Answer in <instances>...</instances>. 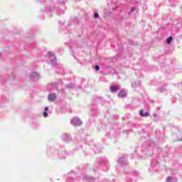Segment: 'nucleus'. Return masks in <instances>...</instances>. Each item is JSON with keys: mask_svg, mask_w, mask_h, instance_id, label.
Here are the masks:
<instances>
[{"mask_svg": "<svg viewBox=\"0 0 182 182\" xmlns=\"http://www.w3.org/2000/svg\"><path fill=\"white\" fill-rule=\"evenodd\" d=\"M48 110H49V107H45V112H48Z\"/></svg>", "mask_w": 182, "mask_h": 182, "instance_id": "nucleus-25", "label": "nucleus"}, {"mask_svg": "<svg viewBox=\"0 0 182 182\" xmlns=\"http://www.w3.org/2000/svg\"><path fill=\"white\" fill-rule=\"evenodd\" d=\"M156 167H159V162H157V160L153 159L151 163V168L149 169V171H151V173L157 171Z\"/></svg>", "mask_w": 182, "mask_h": 182, "instance_id": "nucleus-2", "label": "nucleus"}, {"mask_svg": "<svg viewBox=\"0 0 182 182\" xmlns=\"http://www.w3.org/2000/svg\"><path fill=\"white\" fill-rule=\"evenodd\" d=\"M1 56H2V54L0 53V58H1Z\"/></svg>", "mask_w": 182, "mask_h": 182, "instance_id": "nucleus-34", "label": "nucleus"}, {"mask_svg": "<svg viewBox=\"0 0 182 182\" xmlns=\"http://www.w3.org/2000/svg\"><path fill=\"white\" fill-rule=\"evenodd\" d=\"M43 116H44V117H48V112H44Z\"/></svg>", "mask_w": 182, "mask_h": 182, "instance_id": "nucleus-24", "label": "nucleus"}, {"mask_svg": "<svg viewBox=\"0 0 182 182\" xmlns=\"http://www.w3.org/2000/svg\"><path fill=\"white\" fill-rule=\"evenodd\" d=\"M166 182H177V178L168 176L167 178Z\"/></svg>", "mask_w": 182, "mask_h": 182, "instance_id": "nucleus-15", "label": "nucleus"}, {"mask_svg": "<svg viewBox=\"0 0 182 182\" xmlns=\"http://www.w3.org/2000/svg\"><path fill=\"white\" fill-rule=\"evenodd\" d=\"M65 87L68 89H73L75 87V85L73 84H68L65 85Z\"/></svg>", "mask_w": 182, "mask_h": 182, "instance_id": "nucleus-19", "label": "nucleus"}, {"mask_svg": "<svg viewBox=\"0 0 182 182\" xmlns=\"http://www.w3.org/2000/svg\"><path fill=\"white\" fill-rule=\"evenodd\" d=\"M29 77L31 80H38V79H39V73L37 72H32L29 74Z\"/></svg>", "mask_w": 182, "mask_h": 182, "instance_id": "nucleus-7", "label": "nucleus"}, {"mask_svg": "<svg viewBox=\"0 0 182 182\" xmlns=\"http://www.w3.org/2000/svg\"><path fill=\"white\" fill-rule=\"evenodd\" d=\"M61 52H65V49L63 48H60Z\"/></svg>", "mask_w": 182, "mask_h": 182, "instance_id": "nucleus-29", "label": "nucleus"}, {"mask_svg": "<svg viewBox=\"0 0 182 182\" xmlns=\"http://www.w3.org/2000/svg\"><path fill=\"white\" fill-rule=\"evenodd\" d=\"M71 124L75 127L82 126V120H80V119L77 117H75L71 119Z\"/></svg>", "mask_w": 182, "mask_h": 182, "instance_id": "nucleus-4", "label": "nucleus"}, {"mask_svg": "<svg viewBox=\"0 0 182 182\" xmlns=\"http://www.w3.org/2000/svg\"><path fill=\"white\" fill-rule=\"evenodd\" d=\"M140 85H141V82H140V81H138L137 83L136 82L132 83V87H139V86H140Z\"/></svg>", "mask_w": 182, "mask_h": 182, "instance_id": "nucleus-16", "label": "nucleus"}, {"mask_svg": "<svg viewBox=\"0 0 182 182\" xmlns=\"http://www.w3.org/2000/svg\"><path fill=\"white\" fill-rule=\"evenodd\" d=\"M82 180H85V181H95V178L89 176H85L82 177Z\"/></svg>", "mask_w": 182, "mask_h": 182, "instance_id": "nucleus-12", "label": "nucleus"}, {"mask_svg": "<svg viewBox=\"0 0 182 182\" xmlns=\"http://www.w3.org/2000/svg\"><path fill=\"white\" fill-rule=\"evenodd\" d=\"M94 151H95V153H98V152H99V151H97V148L94 149Z\"/></svg>", "mask_w": 182, "mask_h": 182, "instance_id": "nucleus-26", "label": "nucleus"}, {"mask_svg": "<svg viewBox=\"0 0 182 182\" xmlns=\"http://www.w3.org/2000/svg\"><path fill=\"white\" fill-rule=\"evenodd\" d=\"M41 2H45V0H40Z\"/></svg>", "mask_w": 182, "mask_h": 182, "instance_id": "nucleus-32", "label": "nucleus"}, {"mask_svg": "<svg viewBox=\"0 0 182 182\" xmlns=\"http://www.w3.org/2000/svg\"><path fill=\"white\" fill-rule=\"evenodd\" d=\"M56 99H57V96H56V94L55 93H50L48 96V100L49 102H55Z\"/></svg>", "mask_w": 182, "mask_h": 182, "instance_id": "nucleus-8", "label": "nucleus"}, {"mask_svg": "<svg viewBox=\"0 0 182 182\" xmlns=\"http://www.w3.org/2000/svg\"><path fill=\"white\" fill-rule=\"evenodd\" d=\"M154 116L156 117V114H154Z\"/></svg>", "mask_w": 182, "mask_h": 182, "instance_id": "nucleus-35", "label": "nucleus"}, {"mask_svg": "<svg viewBox=\"0 0 182 182\" xmlns=\"http://www.w3.org/2000/svg\"><path fill=\"white\" fill-rule=\"evenodd\" d=\"M58 157L60 159H66V152H65L64 151L59 152Z\"/></svg>", "mask_w": 182, "mask_h": 182, "instance_id": "nucleus-13", "label": "nucleus"}, {"mask_svg": "<svg viewBox=\"0 0 182 182\" xmlns=\"http://www.w3.org/2000/svg\"><path fill=\"white\" fill-rule=\"evenodd\" d=\"M118 97L120 99H124V97H127V90L125 89L121 90L118 93Z\"/></svg>", "mask_w": 182, "mask_h": 182, "instance_id": "nucleus-5", "label": "nucleus"}, {"mask_svg": "<svg viewBox=\"0 0 182 182\" xmlns=\"http://www.w3.org/2000/svg\"><path fill=\"white\" fill-rule=\"evenodd\" d=\"M165 91H166V89H164V87H161V88L157 89V92L159 93H163V92H165Z\"/></svg>", "mask_w": 182, "mask_h": 182, "instance_id": "nucleus-20", "label": "nucleus"}, {"mask_svg": "<svg viewBox=\"0 0 182 182\" xmlns=\"http://www.w3.org/2000/svg\"><path fill=\"white\" fill-rule=\"evenodd\" d=\"M48 87L50 90H58V83L52 82Z\"/></svg>", "mask_w": 182, "mask_h": 182, "instance_id": "nucleus-10", "label": "nucleus"}, {"mask_svg": "<svg viewBox=\"0 0 182 182\" xmlns=\"http://www.w3.org/2000/svg\"><path fill=\"white\" fill-rule=\"evenodd\" d=\"M139 114L141 117H149V116H150V113L144 112V110L143 109H141Z\"/></svg>", "mask_w": 182, "mask_h": 182, "instance_id": "nucleus-11", "label": "nucleus"}, {"mask_svg": "<svg viewBox=\"0 0 182 182\" xmlns=\"http://www.w3.org/2000/svg\"><path fill=\"white\" fill-rule=\"evenodd\" d=\"M118 164L121 167L127 166V164H129V161H127V156L126 155H123L122 157L118 159Z\"/></svg>", "mask_w": 182, "mask_h": 182, "instance_id": "nucleus-1", "label": "nucleus"}, {"mask_svg": "<svg viewBox=\"0 0 182 182\" xmlns=\"http://www.w3.org/2000/svg\"><path fill=\"white\" fill-rule=\"evenodd\" d=\"M95 70L97 72L99 70H100V67L99 65H95Z\"/></svg>", "mask_w": 182, "mask_h": 182, "instance_id": "nucleus-23", "label": "nucleus"}, {"mask_svg": "<svg viewBox=\"0 0 182 182\" xmlns=\"http://www.w3.org/2000/svg\"><path fill=\"white\" fill-rule=\"evenodd\" d=\"M73 56H74V58H76V57H75V55H73Z\"/></svg>", "mask_w": 182, "mask_h": 182, "instance_id": "nucleus-37", "label": "nucleus"}, {"mask_svg": "<svg viewBox=\"0 0 182 182\" xmlns=\"http://www.w3.org/2000/svg\"><path fill=\"white\" fill-rule=\"evenodd\" d=\"M173 41V37L172 36H169L167 39H166V43L168 45H170V43H171V41Z\"/></svg>", "mask_w": 182, "mask_h": 182, "instance_id": "nucleus-18", "label": "nucleus"}, {"mask_svg": "<svg viewBox=\"0 0 182 182\" xmlns=\"http://www.w3.org/2000/svg\"><path fill=\"white\" fill-rule=\"evenodd\" d=\"M62 139L64 141H66L67 143L72 141V137H70V135L68 134H64Z\"/></svg>", "mask_w": 182, "mask_h": 182, "instance_id": "nucleus-9", "label": "nucleus"}, {"mask_svg": "<svg viewBox=\"0 0 182 182\" xmlns=\"http://www.w3.org/2000/svg\"><path fill=\"white\" fill-rule=\"evenodd\" d=\"M60 14H65V10H63V11H60Z\"/></svg>", "mask_w": 182, "mask_h": 182, "instance_id": "nucleus-28", "label": "nucleus"}, {"mask_svg": "<svg viewBox=\"0 0 182 182\" xmlns=\"http://www.w3.org/2000/svg\"><path fill=\"white\" fill-rule=\"evenodd\" d=\"M135 176H139V172H135Z\"/></svg>", "mask_w": 182, "mask_h": 182, "instance_id": "nucleus-31", "label": "nucleus"}, {"mask_svg": "<svg viewBox=\"0 0 182 182\" xmlns=\"http://www.w3.org/2000/svg\"><path fill=\"white\" fill-rule=\"evenodd\" d=\"M171 2H173V1H175V0H169Z\"/></svg>", "mask_w": 182, "mask_h": 182, "instance_id": "nucleus-33", "label": "nucleus"}, {"mask_svg": "<svg viewBox=\"0 0 182 182\" xmlns=\"http://www.w3.org/2000/svg\"><path fill=\"white\" fill-rule=\"evenodd\" d=\"M109 90L112 93H117L119 90H120V86L117 85H112L110 86Z\"/></svg>", "mask_w": 182, "mask_h": 182, "instance_id": "nucleus-6", "label": "nucleus"}, {"mask_svg": "<svg viewBox=\"0 0 182 182\" xmlns=\"http://www.w3.org/2000/svg\"><path fill=\"white\" fill-rule=\"evenodd\" d=\"M94 18H95V19H97V18H99V13L95 12V13L94 14Z\"/></svg>", "mask_w": 182, "mask_h": 182, "instance_id": "nucleus-22", "label": "nucleus"}, {"mask_svg": "<svg viewBox=\"0 0 182 182\" xmlns=\"http://www.w3.org/2000/svg\"><path fill=\"white\" fill-rule=\"evenodd\" d=\"M134 11H136V7H132L129 14H133V12H134Z\"/></svg>", "mask_w": 182, "mask_h": 182, "instance_id": "nucleus-21", "label": "nucleus"}, {"mask_svg": "<svg viewBox=\"0 0 182 182\" xmlns=\"http://www.w3.org/2000/svg\"><path fill=\"white\" fill-rule=\"evenodd\" d=\"M48 55L49 56V59L50 60V63L53 66H56V57L53 53L49 51L48 53Z\"/></svg>", "mask_w": 182, "mask_h": 182, "instance_id": "nucleus-3", "label": "nucleus"}, {"mask_svg": "<svg viewBox=\"0 0 182 182\" xmlns=\"http://www.w3.org/2000/svg\"><path fill=\"white\" fill-rule=\"evenodd\" d=\"M60 8H63V9H65V6H63V5H61Z\"/></svg>", "mask_w": 182, "mask_h": 182, "instance_id": "nucleus-30", "label": "nucleus"}, {"mask_svg": "<svg viewBox=\"0 0 182 182\" xmlns=\"http://www.w3.org/2000/svg\"><path fill=\"white\" fill-rule=\"evenodd\" d=\"M70 50H72V48H70Z\"/></svg>", "mask_w": 182, "mask_h": 182, "instance_id": "nucleus-36", "label": "nucleus"}, {"mask_svg": "<svg viewBox=\"0 0 182 182\" xmlns=\"http://www.w3.org/2000/svg\"><path fill=\"white\" fill-rule=\"evenodd\" d=\"M47 10L50 11V12L55 11V6L54 5L50 6L48 8H47Z\"/></svg>", "mask_w": 182, "mask_h": 182, "instance_id": "nucleus-17", "label": "nucleus"}, {"mask_svg": "<svg viewBox=\"0 0 182 182\" xmlns=\"http://www.w3.org/2000/svg\"><path fill=\"white\" fill-rule=\"evenodd\" d=\"M100 163H101V164H105V166H107L109 164V161H107V159L105 158H100Z\"/></svg>", "mask_w": 182, "mask_h": 182, "instance_id": "nucleus-14", "label": "nucleus"}, {"mask_svg": "<svg viewBox=\"0 0 182 182\" xmlns=\"http://www.w3.org/2000/svg\"><path fill=\"white\" fill-rule=\"evenodd\" d=\"M67 181H68V182H72V181H73V179H71V181H70L69 178H68V179H67Z\"/></svg>", "mask_w": 182, "mask_h": 182, "instance_id": "nucleus-27", "label": "nucleus"}]
</instances>
